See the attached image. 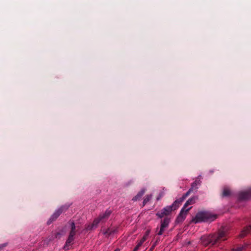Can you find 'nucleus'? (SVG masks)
<instances>
[{
	"mask_svg": "<svg viewBox=\"0 0 251 251\" xmlns=\"http://www.w3.org/2000/svg\"><path fill=\"white\" fill-rule=\"evenodd\" d=\"M227 234V229L222 226L215 233L201 236V241L204 246H213L220 241L226 240Z\"/></svg>",
	"mask_w": 251,
	"mask_h": 251,
	"instance_id": "f257e3e1",
	"label": "nucleus"
},
{
	"mask_svg": "<svg viewBox=\"0 0 251 251\" xmlns=\"http://www.w3.org/2000/svg\"><path fill=\"white\" fill-rule=\"evenodd\" d=\"M217 218V215L207 211H200L192 220L195 224L201 222H211Z\"/></svg>",
	"mask_w": 251,
	"mask_h": 251,
	"instance_id": "f03ea898",
	"label": "nucleus"
},
{
	"mask_svg": "<svg viewBox=\"0 0 251 251\" xmlns=\"http://www.w3.org/2000/svg\"><path fill=\"white\" fill-rule=\"evenodd\" d=\"M182 201L180 198L179 199H176L171 205L164 207L160 211L157 212L156 216L158 218H162L164 216L169 215L172 211L177 209Z\"/></svg>",
	"mask_w": 251,
	"mask_h": 251,
	"instance_id": "7ed1b4c3",
	"label": "nucleus"
},
{
	"mask_svg": "<svg viewBox=\"0 0 251 251\" xmlns=\"http://www.w3.org/2000/svg\"><path fill=\"white\" fill-rule=\"evenodd\" d=\"M192 206L188 207V208H185L184 207H182L177 216L176 222V223H180L183 222L184 220L186 219V215L187 214L188 212L191 209Z\"/></svg>",
	"mask_w": 251,
	"mask_h": 251,
	"instance_id": "20e7f679",
	"label": "nucleus"
},
{
	"mask_svg": "<svg viewBox=\"0 0 251 251\" xmlns=\"http://www.w3.org/2000/svg\"><path fill=\"white\" fill-rule=\"evenodd\" d=\"M201 183V181L200 180H196L194 182H193L191 184V187L190 188V189L185 194H184L182 197L180 198L181 199V201H183L186 197H187L191 193V192L197 190L198 188V186L200 185Z\"/></svg>",
	"mask_w": 251,
	"mask_h": 251,
	"instance_id": "39448f33",
	"label": "nucleus"
},
{
	"mask_svg": "<svg viewBox=\"0 0 251 251\" xmlns=\"http://www.w3.org/2000/svg\"><path fill=\"white\" fill-rule=\"evenodd\" d=\"M251 199V188L246 191H241L238 193L239 201H245Z\"/></svg>",
	"mask_w": 251,
	"mask_h": 251,
	"instance_id": "423d86ee",
	"label": "nucleus"
},
{
	"mask_svg": "<svg viewBox=\"0 0 251 251\" xmlns=\"http://www.w3.org/2000/svg\"><path fill=\"white\" fill-rule=\"evenodd\" d=\"M170 223V218L168 217H165L162 220H161L160 223V228L157 234L159 236L162 235L165 229L169 226Z\"/></svg>",
	"mask_w": 251,
	"mask_h": 251,
	"instance_id": "0eeeda50",
	"label": "nucleus"
},
{
	"mask_svg": "<svg viewBox=\"0 0 251 251\" xmlns=\"http://www.w3.org/2000/svg\"><path fill=\"white\" fill-rule=\"evenodd\" d=\"M67 208L68 207H65V206H62L60 208L57 209L56 211H55V212L51 215V216L48 221V224L50 225L53 221L55 220L63 212L64 209H67Z\"/></svg>",
	"mask_w": 251,
	"mask_h": 251,
	"instance_id": "6e6552de",
	"label": "nucleus"
},
{
	"mask_svg": "<svg viewBox=\"0 0 251 251\" xmlns=\"http://www.w3.org/2000/svg\"><path fill=\"white\" fill-rule=\"evenodd\" d=\"M101 222L100 219H99V218H97L95 219L92 224H89L86 227V230H91L93 229H95L97 227L99 224Z\"/></svg>",
	"mask_w": 251,
	"mask_h": 251,
	"instance_id": "1a4fd4ad",
	"label": "nucleus"
},
{
	"mask_svg": "<svg viewBox=\"0 0 251 251\" xmlns=\"http://www.w3.org/2000/svg\"><path fill=\"white\" fill-rule=\"evenodd\" d=\"M198 199L197 196H193L189 198L183 205V207L187 208V207L189 205L193 204L195 203L196 201Z\"/></svg>",
	"mask_w": 251,
	"mask_h": 251,
	"instance_id": "9d476101",
	"label": "nucleus"
},
{
	"mask_svg": "<svg viewBox=\"0 0 251 251\" xmlns=\"http://www.w3.org/2000/svg\"><path fill=\"white\" fill-rule=\"evenodd\" d=\"M111 211L109 209H106L104 213H102L99 216L100 219L101 221L107 219L108 218L110 214H111Z\"/></svg>",
	"mask_w": 251,
	"mask_h": 251,
	"instance_id": "9b49d317",
	"label": "nucleus"
},
{
	"mask_svg": "<svg viewBox=\"0 0 251 251\" xmlns=\"http://www.w3.org/2000/svg\"><path fill=\"white\" fill-rule=\"evenodd\" d=\"M145 189H141L137 193V194L132 198V201H135L140 200L141 199V198L142 197V196L145 194Z\"/></svg>",
	"mask_w": 251,
	"mask_h": 251,
	"instance_id": "f8f14e48",
	"label": "nucleus"
},
{
	"mask_svg": "<svg viewBox=\"0 0 251 251\" xmlns=\"http://www.w3.org/2000/svg\"><path fill=\"white\" fill-rule=\"evenodd\" d=\"M251 231V225L246 226L241 231L240 236L242 238Z\"/></svg>",
	"mask_w": 251,
	"mask_h": 251,
	"instance_id": "ddd939ff",
	"label": "nucleus"
},
{
	"mask_svg": "<svg viewBox=\"0 0 251 251\" xmlns=\"http://www.w3.org/2000/svg\"><path fill=\"white\" fill-rule=\"evenodd\" d=\"M115 230L111 229L110 228L104 229L102 231V234L106 237H108L110 235L114 234L115 232Z\"/></svg>",
	"mask_w": 251,
	"mask_h": 251,
	"instance_id": "4468645a",
	"label": "nucleus"
},
{
	"mask_svg": "<svg viewBox=\"0 0 251 251\" xmlns=\"http://www.w3.org/2000/svg\"><path fill=\"white\" fill-rule=\"evenodd\" d=\"M71 226V231L69 233L75 234V226L74 220H70L68 222Z\"/></svg>",
	"mask_w": 251,
	"mask_h": 251,
	"instance_id": "2eb2a0df",
	"label": "nucleus"
},
{
	"mask_svg": "<svg viewBox=\"0 0 251 251\" xmlns=\"http://www.w3.org/2000/svg\"><path fill=\"white\" fill-rule=\"evenodd\" d=\"M152 198V195L150 194L146 196L143 202V206H144L148 202H149Z\"/></svg>",
	"mask_w": 251,
	"mask_h": 251,
	"instance_id": "dca6fc26",
	"label": "nucleus"
},
{
	"mask_svg": "<svg viewBox=\"0 0 251 251\" xmlns=\"http://www.w3.org/2000/svg\"><path fill=\"white\" fill-rule=\"evenodd\" d=\"M74 243H70L69 242L66 240L65 245L63 246V249L65 251H68L70 250L73 245Z\"/></svg>",
	"mask_w": 251,
	"mask_h": 251,
	"instance_id": "f3484780",
	"label": "nucleus"
},
{
	"mask_svg": "<svg viewBox=\"0 0 251 251\" xmlns=\"http://www.w3.org/2000/svg\"><path fill=\"white\" fill-rule=\"evenodd\" d=\"M231 194L230 190L227 188H225L223 191V197H229Z\"/></svg>",
	"mask_w": 251,
	"mask_h": 251,
	"instance_id": "a211bd4d",
	"label": "nucleus"
},
{
	"mask_svg": "<svg viewBox=\"0 0 251 251\" xmlns=\"http://www.w3.org/2000/svg\"><path fill=\"white\" fill-rule=\"evenodd\" d=\"M75 235V234L69 233V235L67 239V241L69 242L70 243H74Z\"/></svg>",
	"mask_w": 251,
	"mask_h": 251,
	"instance_id": "6ab92c4d",
	"label": "nucleus"
},
{
	"mask_svg": "<svg viewBox=\"0 0 251 251\" xmlns=\"http://www.w3.org/2000/svg\"><path fill=\"white\" fill-rule=\"evenodd\" d=\"M148 237L144 234L142 239L139 241H138V243L142 245L144 242H145L148 239Z\"/></svg>",
	"mask_w": 251,
	"mask_h": 251,
	"instance_id": "aec40b11",
	"label": "nucleus"
},
{
	"mask_svg": "<svg viewBox=\"0 0 251 251\" xmlns=\"http://www.w3.org/2000/svg\"><path fill=\"white\" fill-rule=\"evenodd\" d=\"M142 245L139 244V243H137V245L136 246V247L134 248L133 250L132 251H138V250L139 249L140 247Z\"/></svg>",
	"mask_w": 251,
	"mask_h": 251,
	"instance_id": "412c9836",
	"label": "nucleus"
},
{
	"mask_svg": "<svg viewBox=\"0 0 251 251\" xmlns=\"http://www.w3.org/2000/svg\"><path fill=\"white\" fill-rule=\"evenodd\" d=\"M245 247H238L237 249H236V251H242L244 249H245Z\"/></svg>",
	"mask_w": 251,
	"mask_h": 251,
	"instance_id": "4be33fe9",
	"label": "nucleus"
},
{
	"mask_svg": "<svg viewBox=\"0 0 251 251\" xmlns=\"http://www.w3.org/2000/svg\"><path fill=\"white\" fill-rule=\"evenodd\" d=\"M150 232H151L150 229H147L144 234L145 235L147 236L148 237H149V236L150 234Z\"/></svg>",
	"mask_w": 251,
	"mask_h": 251,
	"instance_id": "5701e85b",
	"label": "nucleus"
},
{
	"mask_svg": "<svg viewBox=\"0 0 251 251\" xmlns=\"http://www.w3.org/2000/svg\"><path fill=\"white\" fill-rule=\"evenodd\" d=\"M156 242L154 243L152 246L151 247V248L150 249V250L149 251H152V250H153V249L154 248V247L156 246Z\"/></svg>",
	"mask_w": 251,
	"mask_h": 251,
	"instance_id": "b1692460",
	"label": "nucleus"
},
{
	"mask_svg": "<svg viewBox=\"0 0 251 251\" xmlns=\"http://www.w3.org/2000/svg\"><path fill=\"white\" fill-rule=\"evenodd\" d=\"M161 195H160L159 196H158L157 198H156V201H158L160 200V199L161 198Z\"/></svg>",
	"mask_w": 251,
	"mask_h": 251,
	"instance_id": "393cba45",
	"label": "nucleus"
},
{
	"mask_svg": "<svg viewBox=\"0 0 251 251\" xmlns=\"http://www.w3.org/2000/svg\"><path fill=\"white\" fill-rule=\"evenodd\" d=\"M5 246V244L0 245V249L4 247Z\"/></svg>",
	"mask_w": 251,
	"mask_h": 251,
	"instance_id": "a878e982",
	"label": "nucleus"
},
{
	"mask_svg": "<svg viewBox=\"0 0 251 251\" xmlns=\"http://www.w3.org/2000/svg\"><path fill=\"white\" fill-rule=\"evenodd\" d=\"M120 250L119 249H115L114 251H119Z\"/></svg>",
	"mask_w": 251,
	"mask_h": 251,
	"instance_id": "bb28decb",
	"label": "nucleus"
},
{
	"mask_svg": "<svg viewBox=\"0 0 251 251\" xmlns=\"http://www.w3.org/2000/svg\"><path fill=\"white\" fill-rule=\"evenodd\" d=\"M120 250L119 249H115L114 251H119Z\"/></svg>",
	"mask_w": 251,
	"mask_h": 251,
	"instance_id": "cd10ccee",
	"label": "nucleus"
}]
</instances>
